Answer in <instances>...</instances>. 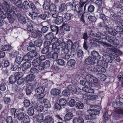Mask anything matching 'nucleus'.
Returning <instances> with one entry per match:
<instances>
[{"mask_svg": "<svg viewBox=\"0 0 123 123\" xmlns=\"http://www.w3.org/2000/svg\"><path fill=\"white\" fill-rule=\"evenodd\" d=\"M103 117L104 118L103 123H105L106 121H107L110 117V115L108 114L107 110H105V112L104 113Z\"/></svg>", "mask_w": 123, "mask_h": 123, "instance_id": "nucleus-23", "label": "nucleus"}, {"mask_svg": "<svg viewBox=\"0 0 123 123\" xmlns=\"http://www.w3.org/2000/svg\"><path fill=\"white\" fill-rule=\"evenodd\" d=\"M28 86L25 89L26 93L27 95H30L32 93V90L33 88L35 87V85L32 86L29 85V84H27Z\"/></svg>", "mask_w": 123, "mask_h": 123, "instance_id": "nucleus-12", "label": "nucleus"}, {"mask_svg": "<svg viewBox=\"0 0 123 123\" xmlns=\"http://www.w3.org/2000/svg\"><path fill=\"white\" fill-rule=\"evenodd\" d=\"M90 42L91 44H93L94 43H95L96 42H98L99 44H101L103 46L104 45L107 46L108 45V44L105 42H102L101 41H95L94 39H91L90 40Z\"/></svg>", "mask_w": 123, "mask_h": 123, "instance_id": "nucleus-17", "label": "nucleus"}, {"mask_svg": "<svg viewBox=\"0 0 123 123\" xmlns=\"http://www.w3.org/2000/svg\"><path fill=\"white\" fill-rule=\"evenodd\" d=\"M23 58L20 56L17 57L15 59V62L18 64H20L23 60Z\"/></svg>", "mask_w": 123, "mask_h": 123, "instance_id": "nucleus-44", "label": "nucleus"}, {"mask_svg": "<svg viewBox=\"0 0 123 123\" xmlns=\"http://www.w3.org/2000/svg\"><path fill=\"white\" fill-rule=\"evenodd\" d=\"M89 4H86L84 6V10L85 11L86 8V7H88V11L90 12H92L94 10L95 7L94 6L92 5H90L88 6Z\"/></svg>", "mask_w": 123, "mask_h": 123, "instance_id": "nucleus-18", "label": "nucleus"}, {"mask_svg": "<svg viewBox=\"0 0 123 123\" xmlns=\"http://www.w3.org/2000/svg\"><path fill=\"white\" fill-rule=\"evenodd\" d=\"M106 30L107 31L109 34L112 36H115L117 34L116 33L115 31L111 28L109 27L108 26L107 27H106Z\"/></svg>", "mask_w": 123, "mask_h": 123, "instance_id": "nucleus-33", "label": "nucleus"}, {"mask_svg": "<svg viewBox=\"0 0 123 123\" xmlns=\"http://www.w3.org/2000/svg\"><path fill=\"white\" fill-rule=\"evenodd\" d=\"M54 120L51 116H48L45 117L43 123H54Z\"/></svg>", "mask_w": 123, "mask_h": 123, "instance_id": "nucleus-9", "label": "nucleus"}, {"mask_svg": "<svg viewBox=\"0 0 123 123\" xmlns=\"http://www.w3.org/2000/svg\"><path fill=\"white\" fill-rule=\"evenodd\" d=\"M86 3L85 2H82L80 4L77 5L75 6L74 10L77 13L80 15L82 13L83 6Z\"/></svg>", "mask_w": 123, "mask_h": 123, "instance_id": "nucleus-2", "label": "nucleus"}, {"mask_svg": "<svg viewBox=\"0 0 123 123\" xmlns=\"http://www.w3.org/2000/svg\"><path fill=\"white\" fill-rule=\"evenodd\" d=\"M57 63L60 65L63 66L65 64L64 61L63 59H58L56 60Z\"/></svg>", "mask_w": 123, "mask_h": 123, "instance_id": "nucleus-56", "label": "nucleus"}, {"mask_svg": "<svg viewBox=\"0 0 123 123\" xmlns=\"http://www.w3.org/2000/svg\"><path fill=\"white\" fill-rule=\"evenodd\" d=\"M102 58L103 60L105 62L110 63H111L113 60L111 56L107 55H104Z\"/></svg>", "mask_w": 123, "mask_h": 123, "instance_id": "nucleus-13", "label": "nucleus"}, {"mask_svg": "<svg viewBox=\"0 0 123 123\" xmlns=\"http://www.w3.org/2000/svg\"><path fill=\"white\" fill-rule=\"evenodd\" d=\"M84 61L86 64L89 65H93L95 64L96 62L95 60L90 56H89Z\"/></svg>", "mask_w": 123, "mask_h": 123, "instance_id": "nucleus-3", "label": "nucleus"}, {"mask_svg": "<svg viewBox=\"0 0 123 123\" xmlns=\"http://www.w3.org/2000/svg\"><path fill=\"white\" fill-rule=\"evenodd\" d=\"M97 75L98 77L102 81H104L106 79V76L104 74L99 73L96 74Z\"/></svg>", "mask_w": 123, "mask_h": 123, "instance_id": "nucleus-45", "label": "nucleus"}, {"mask_svg": "<svg viewBox=\"0 0 123 123\" xmlns=\"http://www.w3.org/2000/svg\"><path fill=\"white\" fill-rule=\"evenodd\" d=\"M100 110L99 107H98V110L97 109H90L87 110V111L89 113H91L93 116L98 114L99 113V111Z\"/></svg>", "mask_w": 123, "mask_h": 123, "instance_id": "nucleus-11", "label": "nucleus"}, {"mask_svg": "<svg viewBox=\"0 0 123 123\" xmlns=\"http://www.w3.org/2000/svg\"><path fill=\"white\" fill-rule=\"evenodd\" d=\"M17 79L12 75H11L9 79V83L11 84L15 83L17 81Z\"/></svg>", "mask_w": 123, "mask_h": 123, "instance_id": "nucleus-28", "label": "nucleus"}, {"mask_svg": "<svg viewBox=\"0 0 123 123\" xmlns=\"http://www.w3.org/2000/svg\"><path fill=\"white\" fill-rule=\"evenodd\" d=\"M32 35H34V38H37L41 37L42 36V33L40 31L36 30L32 33Z\"/></svg>", "mask_w": 123, "mask_h": 123, "instance_id": "nucleus-26", "label": "nucleus"}, {"mask_svg": "<svg viewBox=\"0 0 123 123\" xmlns=\"http://www.w3.org/2000/svg\"><path fill=\"white\" fill-rule=\"evenodd\" d=\"M63 95L67 97H69L70 94L69 92L67 89L64 90L62 92Z\"/></svg>", "mask_w": 123, "mask_h": 123, "instance_id": "nucleus-60", "label": "nucleus"}, {"mask_svg": "<svg viewBox=\"0 0 123 123\" xmlns=\"http://www.w3.org/2000/svg\"><path fill=\"white\" fill-rule=\"evenodd\" d=\"M18 110L16 109L15 108H12L10 110V112L12 115H13L14 117H15V115H17V113L18 112Z\"/></svg>", "mask_w": 123, "mask_h": 123, "instance_id": "nucleus-55", "label": "nucleus"}, {"mask_svg": "<svg viewBox=\"0 0 123 123\" xmlns=\"http://www.w3.org/2000/svg\"><path fill=\"white\" fill-rule=\"evenodd\" d=\"M39 69L41 70H43L45 69H46L43 63V62H41L38 66Z\"/></svg>", "mask_w": 123, "mask_h": 123, "instance_id": "nucleus-61", "label": "nucleus"}, {"mask_svg": "<svg viewBox=\"0 0 123 123\" xmlns=\"http://www.w3.org/2000/svg\"><path fill=\"white\" fill-rule=\"evenodd\" d=\"M26 81L29 85L33 86L36 85L37 83L34 81L35 76L34 74H30L25 77Z\"/></svg>", "mask_w": 123, "mask_h": 123, "instance_id": "nucleus-1", "label": "nucleus"}, {"mask_svg": "<svg viewBox=\"0 0 123 123\" xmlns=\"http://www.w3.org/2000/svg\"><path fill=\"white\" fill-rule=\"evenodd\" d=\"M67 88L70 91L73 93L75 94V93H77V90L76 88L74 85H69L68 86Z\"/></svg>", "mask_w": 123, "mask_h": 123, "instance_id": "nucleus-19", "label": "nucleus"}, {"mask_svg": "<svg viewBox=\"0 0 123 123\" xmlns=\"http://www.w3.org/2000/svg\"><path fill=\"white\" fill-rule=\"evenodd\" d=\"M92 57L94 59H98L101 58V56L99 53L96 51L93 50L91 53Z\"/></svg>", "mask_w": 123, "mask_h": 123, "instance_id": "nucleus-14", "label": "nucleus"}, {"mask_svg": "<svg viewBox=\"0 0 123 123\" xmlns=\"http://www.w3.org/2000/svg\"><path fill=\"white\" fill-rule=\"evenodd\" d=\"M1 49L4 51H8L10 50L11 49V48L9 45H3L1 46Z\"/></svg>", "mask_w": 123, "mask_h": 123, "instance_id": "nucleus-38", "label": "nucleus"}, {"mask_svg": "<svg viewBox=\"0 0 123 123\" xmlns=\"http://www.w3.org/2000/svg\"><path fill=\"white\" fill-rule=\"evenodd\" d=\"M49 10L51 12H56V8L55 5L51 3L49 8Z\"/></svg>", "mask_w": 123, "mask_h": 123, "instance_id": "nucleus-41", "label": "nucleus"}, {"mask_svg": "<svg viewBox=\"0 0 123 123\" xmlns=\"http://www.w3.org/2000/svg\"><path fill=\"white\" fill-rule=\"evenodd\" d=\"M78 99L76 100L75 107L79 109H82L84 106L83 104L80 101L79 99Z\"/></svg>", "mask_w": 123, "mask_h": 123, "instance_id": "nucleus-20", "label": "nucleus"}, {"mask_svg": "<svg viewBox=\"0 0 123 123\" xmlns=\"http://www.w3.org/2000/svg\"><path fill=\"white\" fill-rule=\"evenodd\" d=\"M31 53L29 52L25 55L23 58L24 60L25 61H28L32 60V59L33 56L31 55Z\"/></svg>", "mask_w": 123, "mask_h": 123, "instance_id": "nucleus-22", "label": "nucleus"}, {"mask_svg": "<svg viewBox=\"0 0 123 123\" xmlns=\"http://www.w3.org/2000/svg\"><path fill=\"white\" fill-rule=\"evenodd\" d=\"M67 8L66 4L65 3L62 4L59 9L60 11L62 14H65L66 12Z\"/></svg>", "mask_w": 123, "mask_h": 123, "instance_id": "nucleus-21", "label": "nucleus"}, {"mask_svg": "<svg viewBox=\"0 0 123 123\" xmlns=\"http://www.w3.org/2000/svg\"><path fill=\"white\" fill-rule=\"evenodd\" d=\"M113 106L115 108H123V103L120 101H115L113 102Z\"/></svg>", "mask_w": 123, "mask_h": 123, "instance_id": "nucleus-7", "label": "nucleus"}, {"mask_svg": "<svg viewBox=\"0 0 123 123\" xmlns=\"http://www.w3.org/2000/svg\"><path fill=\"white\" fill-rule=\"evenodd\" d=\"M31 65L30 62H26L22 64V70L25 71L28 69L31 66Z\"/></svg>", "mask_w": 123, "mask_h": 123, "instance_id": "nucleus-15", "label": "nucleus"}, {"mask_svg": "<svg viewBox=\"0 0 123 123\" xmlns=\"http://www.w3.org/2000/svg\"><path fill=\"white\" fill-rule=\"evenodd\" d=\"M63 19L62 16H59L57 17L55 20V22L56 24L59 25L62 23Z\"/></svg>", "mask_w": 123, "mask_h": 123, "instance_id": "nucleus-31", "label": "nucleus"}, {"mask_svg": "<svg viewBox=\"0 0 123 123\" xmlns=\"http://www.w3.org/2000/svg\"><path fill=\"white\" fill-rule=\"evenodd\" d=\"M114 38L108 35L107 36H106V37L105 39L108 42H109L111 43Z\"/></svg>", "mask_w": 123, "mask_h": 123, "instance_id": "nucleus-62", "label": "nucleus"}, {"mask_svg": "<svg viewBox=\"0 0 123 123\" xmlns=\"http://www.w3.org/2000/svg\"><path fill=\"white\" fill-rule=\"evenodd\" d=\"M94 74H99V72L103 73L105 72V70L103 66L97 65L94 67Z\"/></svg>", "mask_w": 123, "mask_h": 123, "instance_id": "nucleus-5", "label": "nucleus"}, {"mask_svg": "<svg viewBox=\"0 0 123 123\" xmlns=\"http://www.w3.org/2000/svg\"><path fill=\"white\" fill-rule=\"evenodd\" d=\"M72 17V14L71 13L67 12L63 18V20L65 22L68 21L71 19Z\"/></svg>", "mask_w": 123, "mask_h": 123, "instance_id": "nucleus-24", "label": "nucleus"}, {"mask_svg": "<svg viewBox=\"0 0 123 123\" xmlns=\"http://www.w3.org/2000/svg\"><path fill=\"white\" fill-rule=\"evenodd\" d=\"M40 63L38 59H36L33 60L32 65L34 67H36L38 66Z\"/></svg>", "mask_w": 123, "mask_h": 123, "instance_id": "nucleus-48", "label": "nucleus"}, {"mask_svg": "<svg viewBox=\"0 0 123 123\" xmlns=\"http://www.w3.org/2000/svg\"><path fill=\"white\" fill-rule=\"evenodd\" d=\"M53 33L51 32H50L46 34L45 37L47 40H51L53 38Z\"/></svg>", "mask_w": 123, "mask_h": 123, "instance_id": "nucleus-40", "label": "nucleus"}, {"mask_svg": "<svg viewBox=\"0 0 123 123\" xmlns=\"http://www.w3.org/2000/svg\"><path fill=\"white\" fill-rule=\"evenodd\" d=\"M61 92L60 90L54 88L52 89L50 91L51 94L55 96H59Z\"/></svg>", "mask_w": 123, "mask_h": 123, "instance_id": "nucleus-8", "label": "nucleus"}, {"mask_svg": "<svg viewBox=\"0 0 123 123\" xmlns=\"http://www.w3.org/2000/svg\"><path fill=\"white\" fill-rule=\"evenodd\" d=\"M50 28L51 31L54 32L55 34H58L59 27L58 26L54 25H51Z\"/></svg>", "mask_w": 123, "mask_h": 123, "instance_id": "nucleus-30", "label": "nucleus"}, {"mask_svg": "<svg viewBox=\"0 0 123 123\" xmlns=\"http://www.w3.org/2000/svg\"><path fill=\"white\" fill-rule=\"evenodd\" d=\"M85 92H87L92 93L94 92L93 89L85 87L84 88Z\"/></svg>", "mask_w": 123, "mask_h": 123, "instance_id": "nucleus-63", "label": "nucleus"}, {"mask_svg": "<svg viewBox=\"0 0 123 123\" xmlns=\"http://www.w3.org/2000/svg\"><path fill=\"white\" fill-rule=\"evenodd\" d=\"M45 90V88L44 87L40 86L36 88L35 89V91L38 93H44Z\"/></svg>", "mask_w": 123, "mask_h": 123, "instance_id": "nucleus-35", "label": "nucleus"}, {"mask_svg": "<svg viewBox=\"0 0 123 123\" xmlns=\"http://www.w3.org/2000/svg\"><path fill=\"white\" fill-rule=\"evenodd\" d=\"M49 50V47H45L43 48L41 51V53L43 54H46L48 52Z\"/></svg>", "mask_w": 123, "mask_h": 123, "instance_id": "nucleus-64", "label": "nucleus"}, {"mask_svg": "<svg viewBox=\"0 0 123 123\" xmlns=\"http://www.w3.org/2000/svg\"><path fill=\"white\" fill-rule=\"evenodd\" d=\"M93 77V76L90 74H87L86 76L85 79L86 81H88L90 83H91V81H92V80Z\"/></svg>", "mask_w": 123, "mask_h": 123, "instance_id": "nucleus-58", "label": "nucleus"}, {"mask_svg": "<svg viewBox=\"0 0 123 123\" xmlns=\"http://www.w3.org/2000/svg\"><path fill=\"white\" fill-rule=\"evenodd\" d=\"M7 18L9 20L10 23H12L14 21V19L13 18L12 15L9 13L8 14H7Z\"/></svg>", "mask_w": 123, "mask_h": 123, "instance_id": "nucleus-39", "label": "nucleus"}, {"mask_svg": "<svg viewBox=\"0 0 123 123\" xmlns=\"http://www.w3.org/2000/svg\"><path fill=\"white\" fill-rule=\"evenodd\" d=\"M4 2L2 4V6L3 8H5L7 10H9L8 7L9 6H11L12 4L10 3L9 0H2Z\"/></svg>", "mask_w": 123, "mask_h": 123, "instance_id": "nucleus-10", "label": "nucleus"}, {"mask_svg": "<svg viewBox=\"0 0 123 123\" xmlns=\"http://www.w3.org/2000/svg\"><path fill=\"white\" fill-rule=\"evenodd\" d=\"M96 36L99 39H104L106 37V36L105 35L99 32H98L96 33Z\"/></svg>", "mask_w": 123, "mask_h": 123, "instance_id": "nucleus-43", "label": "nucleus"}, {"mask_svg": "<svg viewBox=\"0 0 123 123\" xmlns=\"http://www.w3.org/2000/svg\"><path fill=\"white\" fill-rule=\"evenodd\" d=\"M77 55L78 58L80 59H82L84 56V54L82 50L81 49H79L77 51Z\"/></svg>", "mask_w": 123, "mask_h": 123, "instance_id": "nucleus-25", "label": "nucleus"}, {"mask_svg": "<svg viewBox=\"0 0 123 123\" xmlns=\"http://www.w3.org/2000/svg\"><path fill=\"white\" fill-rule=\"evenodd\" d=\"M58 43L59 44L58 47H60L61 48L64 47L66 46V44L64 42V39L62 38L59 39Z\"/></svg>", "mask_w": 123, "mask_h": 123, "instance_id": "nucleus-27", "label": "nucleus"}, {"mask_svg": "<svg viewBox=\"0 0 123 123\" xmlns=\"http://www.w3.org/2000/svg\"><path fill=\"white\" fill-rule=\"evenodd\" d=\"M117 24L118 25L121 27L120 29L118 32L120 33V34H122L123 32V23L121 21H118Z\"/></svg>", "mask_w": 123, "mask_h": 123, "instance_id": "nucleus-53", "label": "nucleus"}, {"mask_svg": "<svg viewBox=\"0 0 123 123\" xmlns=\"http://www.w3.org/2000/svg\"><path fill=\"white\" fill-rule=\"evenodd\" d=\"M89 114L86 116L85 117V119L87 120H91L93 119L94 117L91 113H89Z\"/></svg>", "mask_w": 123, "mask_h": 123, "instance_id": "nucleus-52", "label": "nucleus"}, {"mask_svg": "<svg viewBox=\"0 0 123 123\" xmlns=\"http://www.w3.org/2000/svg\"><path fill=\"white\" fill-rule=\"evenodd\" d=\"M21 18H19L18 20V21L21 24L23 25H29L31 24V21L29 19L25 18L23 16L21 17Z\"/></svg>", "mask_w": 123, "mask_h": 123, "instance_id": "nucleus-4", "label": "nucleus"}, {"mask_svg": "<svg viewBox=\"0 0 123 123\" xmlns=\"http://www.w3.org/2000/svg\"><path fill=\"white\" fill-rule=\"evenodd\" d=\"M73 116V115L72 113L68 112L65 115L64 118L65 120L69 121L72 118Z\"/></svg>", "mask_w": 123, "mask_h": 123, "instance_id": "nucleus-36", "label": "nucleus"}, {"mask_svg": "<svg viewBox=\"0 0 123 123\" xmlns=\"http://www.w3.org/2000/svg\"><path fill=\"white\" fill-rule=\"evenodd\" d=\"M77 99H75L74 100L73 99H71L68 102V104L70 107H73L75 105L76 102V100Z\"/></svg>", "mask_w": 123, "mask_h": 123, "instance_id": "nucleus-47", "label": "nucleus"}, {"mask_svg": "<svg viewBox=\"0 0 123 123\" xmlns=\"http://www.w3.org/2000/svg\"><path fill=\"white\" fill-rule=\"evenodd\" d=\"M23 122L24 123H29L30 120L28 116L25 114V116L23 118Z\"/></svg>", "mask_w": 123, "mask_h": 123, "instance_id": "nucleus-50", "label": "nucleus"}, {"mask_svg": "<svg viewBox=\"0 0 123 123\" xmlns=\"http://www.w3.org/2000/svg\"><path fill=\"white\" fill-rule=\"evenodd\" d=\"M29 15L30 16L33 20L36 19L37 17V14L35 12H30L29 13Z\"/></svg>", "mask_w": 123, "mask_h": 123, "instance_id": "nucleus-49", "label": "nucleus"}, {"mask_svg": "<svg viewBox=\"0 0 123 123\" xmlns=\"http://www.w3.org/2000/svg\"><path fill=\"white\" fill-rule=\"evenodd\" d=\"M59 104L62 106H66L67 103L66 100L63 98L60 99L59 100Z\"/></svg>", "mask_w": 123, "mask_h": 123, "instance_id": "nucleus-46", "label": "nucleus"}, {"mask_svg": "<svg viewBox=\"0 0 123 123\" xmlns=\"http://www.w3.org/2000/svg\"><path fill=\"white\" fill-rule=\"evenodd\" d=\"M27 112L29 115L30 116H34L35 114L34 110L33 108L31 107L29 108L27 110Z\"/></svg>", "mask_w": 123, "mask_h": 123, "instance_id": "nucleus-34", "label": "nucleus"}, {"mask_svg": "<svg viewBox=\"0 0 123 123\" xmlns=\"http://www.w3.org/2000/svg\"><path fill=\"white\" fill-rule=\"evenodd\" d=\"M76 63L74 59H71L69 60L67 62L68 65L73 68H74Z\"/></svg>", "mask_w": 123, "mask_h": 123, "instance_id": "nucleus-37", "label": "nucleus"}, {"mask_svg": "<svg viewBox=\"0 0 123 123\" xmlns=\"http://www.w3.org/2000/svg\"><path fill=\"white\" fill-rule=\"evenodd\" d=\"M73 123H83L84 122L83 119L80 117L75 118L73 120Z\"/></svg>", "mask_w": 123, "mask_h": 123, "instance_id": "nucleus-32", "label": "nucleus"}, {"mask_svg": "<svg viewBox=\"0 0 123 123\" xmlns=\"http://www.w3.org/2000/svg\"><path fill=\"white\" fill-rule=\"evenodd\" d=\"M73 43L70 39H68L67 41V47L68 49H72Z\"/></svg>", "mask_w": 123, "mask_h": 123, "instance_id": "nucleus-42", "label": "nucleus"}, {"mask_svg": "<svg viewBox=\"0 0 123 123\" xmlns=\"http://www.w3.org/2000/svg\"><path fill=\"white\" fill-rule=\"evenodd\" d=\"M23 6L26 9H29L30 8V6L27 1H25L23 3Z\"/></svg>", "mask_w": 123, "mask_h": 123, "instance_id": "nucleus-54", "label": "nucleus"}, {"mask_svg": "<svg viewBox=\"0 0 123 123\" xmlns=\"http://www.w3.org/2000/svg\"><path fill=\"white\" fill-rule=\"evenodd\" d=\"M44 106L46 108L48 109L51 107V105L48 99H45L43 101Z\"/></svg>", "mask_w": 123, "mask_h": 123, "instance_id": "nucleus-29", "label": "nucleus"}, {"mask_svg": "<svg viewBox=\"0 0 123 123\" xmlns=\"http://www.w3.org/2000/svg\"><path fill=\"white\" fill-rule=\"evenodd\" d=\"M36 118H37V121L39 123H41L43 122V114L42 113H39L37 115L35 114L33 116V118L35 119Z\"/></svg>", "mask_w": 123, "mask_h": 123, "instance_id": "nucleus-6", "label": "nucleus"}, {"mask_svg": "<svg viewBox=\"0 0 123 123\" xmlns=\"http://www.w3.org/2000/svg\"><path fill=\"white\" fill-rule=\"evenodd\" d=\"M42 41L41 40H40L34 41V43L35 44V46L39 47L42 45Z\"/></svg>", "mask_w": 123, "mask_h": 123, "instance_id": "nucleus-51", "label": "nucleus"}, {"mask_svg": "<svg viewBox=\"0 0 123 123\" xmlns=\"http://www.w3.org/2000/svg\"><path fill=\"white\" fill-rule=\"evenodd\" d=\"M30 72L31 74H36L38 73V70L35 68H31Z\"/></svg>", "mask_w": 123, "mask_h": 123, "instance_id": "nucleus-57", "label": "nucleus"}, {"mask_svg": "<svg viewBox=\"0 0 123 123\" xmlns=\"http://www.w3.org/2000/svg\"><path fill=\"white\" fill-rule=\"evenodd\" d=\"M19 2L15 4V5L19 9H21L23 8V4L22 3L21 0H19Z\"/></svg>", "mask_w": 123, "mask_h": 123, "instance_id": "nucleus-59", "label": "nucleus"}, {"mask_svg": "<svg viewBox=\"0 0 123 123\" xmlns=\"http://www.w3.org/2000/svg\"><path fill=\"white\" fill-rule=\"evenodd\" d=\"M25 113L23 112L18 111L17 115H15V118L17 117L19 121L23 119V118L25 116Z\"/></svg>", "mask_w": 123, "mask_h": 123, "instance_id": "nucleus-16", "label": "nucleus"}]
</instances>
